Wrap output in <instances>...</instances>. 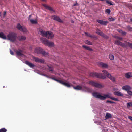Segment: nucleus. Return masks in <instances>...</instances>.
<instances>
[{
	"label": "nucleus",
	"instance_id": "obj_1",
	"mask_svg": "<svg viewBox=\"0 0 132 132\" xmlns=\"http://www.w3.org/2000/svg\"><path fill=\"white\" fill-rule=\"evenodd\" d=\"M38 32L39 34L41 35L42 36L45 37L50 39H52L54 36L53 33L48 31L45 32L40 28L38 29Z\"/></svg>",
	"mask_w": 132,
	"mask_h": 132
},
{
	"label": "nucleus",
	"instance_id": "obj_2",
	"mask_svg": "<svg viewBox=\"0 0 132 132\" xmlns=\"http://www.w3.org/2000/svg\"><path fill=\"white\" fill-rule=\"evenodd\" d=\"M17 38V34L14 32H10L7 36V39L12 42H14Z\"/></svg>",
	"mask_w": 132,
	"mask_h": 132
},
{
	"label": "nucleus",
	"instance_id": "obj_3",
	"mask_svg": "<svg viewBox=\"0 0 132 132\" xmlns=\"http://www.w3.org/2000/svg\"><path fill=\"white\" fill-rule=\"evenodd\" d=\"M34 52L37 54H41L44 56L48 55V54L47 52H46L42 48L39 47L36 48L35 49Z\"/></svg>",
	"mask_w": 132,
	"mask_h": 132
},
{
	"label": "nucleus",
	"instance_id": "obj_4",
	"mask_svg": "<svg viewBox=\"0 0 132 132\" xmlns=\"http://www.w3.org/2000/svg\"><path fill=\"white\" fill-rule=\"evenodd\" d=\"M102 72L103 73L104 75L102 74L103 76L105 77V78L104 79H105L106 78V76L109 78L112 81L114 82L115 81V78L114 77H113L111 75L109 74L108 72L106 70H104L102 71Z\"/></svg>",
	"mask_w": 132,
	"mask_h": 132
},
{
	"label": "nucleus",
	"instance_id": "obj_5",
	"mask_svg": "<svg viewBox=\"0 0 132 132\" xmlns=\"http://www.w3.org/2000/svg\"><path fill=\"white\" fill-rule=\"evenodd\" d=\"M89 75L91 77H95L101 79H104L105 77V76H103L102 75V74L98 73L95 72H93L90 73Z\"/></svg>",
	"mask_w": 132,
	"mask_h": 132
},
{
	"label": "nucleus",
	"instance_id": "obj_6",
	"mask_svg": "<svg viewBox=\"0 0 132 132\" xmlns=\"http://www.w3.org/2000/svg\"><path fill=\"white\" fill-rule=\"evenodd\" d=\"M88 83L94 87L97 88H101L104 87V86L102 84H99L93 81H90Z\"/></svg>",
	"mask_w": 132,
	"mask_h": 132
},
{
	"label": "nucleus",
	"instance_id": "obj_7",
	"mask_svg": "<svg viewBox=\"0 0 132 132\" xmlns=\"http://www.w3.org/2000/svg\"><path fill=\"white\" fill-rule=\"evenodd\" d=\"M40 40L45 45L49 46H52L54 45V43L52 42H49L47 40L43 38H40Z\"/></svg>",
	"mask_w": 132,
	"mask_h": 132
},
{
	"label": "nucleus",
	"instance_id": "obj_8",
	"mask_svg": "<svg viewBox=\"0 0 132 132\" xmlns=\"http://www.w3.org/2000/svg\"><path fill=\"white\" fill-rule=\"evenodd\" d=\"M103 96L104 98H102V100H104L106 99L107 98H108L113 100L116 101H119L118 99L112 97L110 93L107 94H104Z\"/></svg>",
	"mask_w": 132,
	"mask_h": 132
},
{
	"label": "nucleus",
	"instance_id": "obj_9",
	"mask_svg": "<svg viewBox=\"0 0 132 132\" xmlns=\"http://www.w3.org/2000/svg\"><path fill=\"white\" fill-rule=\"evenodd\" d=\"M16 28L17 29L22 32H26L27 31V30L24 26H22L19 23L17 24Z\"/></svg>",
	"mask_w": 132,
	"mask_h": 132
},
{
	"label": "nucleus",
	"instance_id": "obj_10",
	"mask_svg": "<svg viewBox=\"0 0 132 132\" xmlns=\"http://www.w3.org/2000/svg\"><path fill=\"white\" fill-rule=\"evenodd\" d=\"M93 96L95 98H98L100 100H102V98H103V96H102L101 94L96 92H93L92 93Z\"/></svg>",
	"mask_w": 132,
	"mask_h": 132
},
{
	"label": "nucleus",
	"instance_id": "obj_11",
	"mask_svg": "<svg viewBox=\"0 0 132 132\" xmlns=\"http://www.w3.org/2000/svg\"><path fill=\"white\" fill-rule=\"evenodd\" d=\"M32 59L33 60L36 62L42 63L44 62V60L43 59H39L34 56L32 57Z\"/></svg>",
	"mask_w": 132,
	"mask_h": 132
},
{
	"label": "nucleus",
	"instance_id": "obj_12",
	"mask_svg": "<svg viewBox=\"0 0 132 132\" xmlns=\"http://www.w3.org/2000/svg\"><path fill=\"white\" fill-rule=\"evenodd\" d=\"M73 88L75 90H83V88H84L86 90H88V88L85 86H81L80 85H77L76 87H73Z\"/></svg>",
	"mask_w": 132,
	"mask_h": 132
},
{
	"label": "nucleus",
	"instance_id": "obj_13",
	"mask_svg": "<svg viewBox=\"0 0 132 132\" xmlns=\"http://www.w3.org/2000/svg\"><path fill=\"white\" fill-rule=\"evenodd\" d=\"M52 19L60 23H63V21L60 19L59 16L53 15L52 16Z\"/></svg>",
	"mask_w": 132,
	"mask_h": 132
},
{
	"label": "nucleus",
	"instance_id": "obj_14",
	"mask_svg": "<svg viewBox=\"0 0 132 132\" xmlns=\"http://www.w3.org/2000/svg\"><path fill=\"white\" fill-rule=\"evenodd\" d=\"M123 90H125L128 93H129L132 89V88L130 86L128 85H126L123 86L122 87Z\"/></svg>",
	"mask_w": 132,
	"mask_h": 132
},
{
	"label": "nucleus",
	"instance_id": "obj_15",
	"mask_svg": "<svg viewBox=\"0 0 132 132\" xmlns=\"http://www.w3.org/2000/svg\"><path fill=\"white\" fill-rule=\"evenodd\" d=\"M114 44L118 45H120L124 47H126V46L123 43L120 42L119 40H117L115 41Z\"/></svg>",
	"mask_w": 132,
	"mask_h": 132
},
{
	"label": "nucleus",
	"instance_id": "obj_16",
	"mask_svg": "<svg viewBox=\"0 0 132 132\" xmlns=\"http://www.w3.org/2000/svg\"><path fill=\"white\" fill-rule=\"evenodd\" d=\"M97 21L101 25L106 26L107 24L108 23V22L107 21H105L103 20H101L99 19L97 20Z\"/></svg>",
	"mask_w": 132,
	"mask_h": 132
},
{
	"label": "nucleus",
	"instance_id": "obj_17",
	"mask_svg": "<svg viewBox=\"0 0 132 132\" xmlns=\"http://www.w3.org/2000/svg\"><path fill=\"white\" fill-rule=\"evenodd\" d=\"M44 68L46 70H48L49 71L53 72V68L52 66L47 65Z\"/></svg>",
	"mask_w": 132,
	"mask_h": 132
},
{
	"label": "nucleus",
	"instance_id": "obj_18",
	"mask_svg": "<svg viewBox=\"0 0 132 132\" xmlns=\"http://www.w3.org/2000/svg\"><path fill=\"white\" fill-rule=\"evenodd\" d=\"M25 64H26V65H27L31 68H33L34 67L35 65H34L32 63L29 62V61H26L25 62Z\"/></svg>",
	"mask_w": 132,
	"mask_h": 132
},
{
	"label": "nucleus",
	"instance_id": "obj_19",
	"mask_svg": "<svg viewBox=\"0 0 132 132\" xmlns=\"http://www.w3.org/2000/svg\"><path fill=\"white\" fill-rule=\"evenodd\" d=\"M125 77L128 79H129L132 77V72H128L125 74Z\"/></svg>",
	"mask_w": 132,
	"mask_h": 132
},
{
	"label": "nucleus",
	"instance_id": "obj_20",
	"mask_svg": "<svg viewBox=\"0 0 132 132\" xmlns=\"http://www.w3.org/2000/svg\"><path fill=\"white\" fill-rule=\"evenodd\" d=\"M42 5L45 7L46 9H48L50 11H54L53 9L50 6H48L46 4H42Z\"/></svg>",
	"mask_w": 132,
	"mask_h": 132
},
{
	"label": "nucleus",
	"instance_id": "obj_21",
	"mask_svg": "<svg viewBox=\"0 0 132 132\" xmlns=\"http://www.w3.org/2000/svg\"><path fill=\"white\" fill-rule=\"evenodd\" d=\"M114 94L118 96H122L123 95L122 93L119 91H115L114 92Z\"/></svg>",
	"mask_w": 132,
	"mask_h": 132
},
{
	"label": "nucleus",
	"instance_id": "obj_22",
	"mask_svg": "<svg viewBox=\"0 0 132 132\" xmlns=\"http://www.w3.org/2000/svg\"><path fill=\"white\" fill-rule=\"evenodd\" d=\"M16 53L17 55L18 56H24V55L22 54V51L20 50L19 51H17L16 52Z\"/></svg>",
	"mask_w": 132,
	"mask_h": 132
},
{
	"label": "nucleus",
	"instance_id": "obj_23",
	"mask_svg": "<svg viewBox=\"0 0 132 132\" xmlns=\"http://www.w3.org/2000/svg\"><path fill=\"white\" fill-rule=\"evenodd\" d=\"M0 38L4 39H7V37L2 32H0Z\"/></svg>",
	"mask_w": 132,
	"mask_h": 132
},
{
	"label": "nucleus",
	"instance_id": "obj_24",
	"mask_svg": "<svg viewBox=\"0 0 132 132\" xmlns=\"http://www.w3.org/2000/svg\"><path fill=\"white\" fill-rule=\"evenodd\" d=\"M18 38L19 40L23 41L25 40L26 39V38L24 36H18Z\"/></svg>",
	"mask_w": 132,
	"mask_h": 132
},
{
	"label": "nucleus",
	"instance_id": "obj_25",
	"mask_svg": "<svg viewBox=\"0 0 132 132\" xmlns=\"http://www.w3.org/2000/svg\"><path fill=\"white\" fill-rule=\"evenodd\" d=\"M100 65L103 68H107L108 67V65L107 64L103 63H100Z\"/></svg>",
	"mask_w": 132,
	"mask_h": 132
},
{
	"label": "nucleus",
	"instance_id": "obj_26",
	"mask_svg": "<svg viewBox=\"0 0 132 132\" xmlns=\"http://www.w3.org/2000/svg\"><path fill=\"white\" fill-rule=\"evenodd\" d=\"M126 45L129 47L130 48H132V43H130L127 41L124 42Z\"/></svg>",
	"mask_w": 132,
	"mask_h": 132
},
{
	"label": "nucleus",
	"instance_id": "obj_27",
	"mask_svg": "<svg viewBox=\"0 0 132 132\" xmlns=\"http://www.w3.org/2000/svg\"><path fill=\"white\" fill-rule=\"evenodd\" d=\"M100 36H102L103 37L106 39H108L109 38V37L106 35L103 32L100 35Z\"/></svg>",
	"mask_w": 132,
	"mask_h": 132
},
{
	"label": "nucleus",
	"instance_id": "obj_28",
	"mask_svg": "<svg viewBox=\"0 0 132 132\" xmlns=\"http://www.w3.org/2000/svg\"><path fill=\"white\" fill-rule=\"evenodd\" d=\"M62 84L68 87H70V85L68 83H67L63 81Z\"/></svg>",
	"mask_w": 132,
	"mask_h": 132
},
{
	"label": "nucleus",
	"instance_id": "obj_29",
	"mask_svg": "<svg viewBox=\"0 0 132 132\" xmlns=\"http://www.w3.org/2000/svg\"><path fill=\"white\" fill-rule=\"evenodd\" d=\"M82 47L84 48L85 49L88 50L89 51H92L93 50L92 49L90 48L89 47V46H86L85 45H83Z\"/></svg>",
	"mask_w": 132,
	"mask_h": 132
},
{
	"label": "nucleus",
	"instance_id": "obj_30",
	"mask_svg": "<svg viewBox=\"0 0 132 132\" xmlns=\"http://www.w3.org/2000/svg\"><path fill=\"white\" fill-rule=\"evenodd\" d=\"M30 21L32 24H37V23L36 20H34L33 19H30Z\"/></svg>",
	"mask_w": 132,
	"mask_h": 132
},
{
	"label": "nucleus",
	"instance_id": "obj_31",
	"mask_svg": "<svg viewBox=\"0 0 132 132\" xmlns=\"http://www.w3.org/2000/svg\"><path fill=\"white\" fill-rule=\"evenodd\" d=\"M127 106L128 108L130 107H132V102H130L127 103Z\"/></svg>",
	"mask_w": 132,
	"mask_h": 132
},
{
	"label": "nucleus",
	"instance_id": "obj_32",
	"mask_svg": "<svg viewBox=\"0 0 132 132\" xmlns=\"http://www.w3.org/2000/svg\"><path fill=\"white\" fill-rule=\"evenodd\" d=\"M103 32L101 31L100 29H97L96 30V33L97 34H98L100 36L102 32Z\"/></svg>",
	"mask_w": 132,
	"mask_h": 132
},
{
	"label": "nucleus",
	"instance_id": "obj_33",
	"mask_svg": "<svg viewBox=\"0 0 132 132\" xmlns=\"http://www.w3.org/2000/svg\"><path fill=\"white\" fill-rule=\"evenodd\" d=\"M109 57L111 60H112L114 59V56L112 54H110L109 55Z\"/></svg>",
	"mask_w": 132,
	"mask_h": 132
},
{
	"label": "nucleus",
	"instance_id": "obj_34",
	"mask_svg": "<svg viewBox=\"0 0 132 132\" xmlns=\"http://www.w3.org/2000/svg\"><path fill=\"white\" fill-rule=\"evenodd\" d=\"M122 35H123L125 36L126 33V32L125 31H123L122 30H120L119 32Z\"/></svg>",
	"mask_w": 132,
	"mask_h": 132
},
{
	"label": "nucleus",
	"instance_id": "obj_35",
	"mask_svg": "<svg viewBox=\"0 0 132 132\" xmlns=\"http://www.w3.org/2000/svg\"><path fill=\"white\" fill-rule=\"evenodd\" d=\"M106 2L107 3L111 5H113V4L112 3V2L110 0H107L106 1Z\"/></svg>",
	"mask_w": 132,
	"mask_h": 132
},
{
	"label": "nucleus",
	"instance_id": "obj_36",
	"mask_svg": "<svg viewBox=\"0 0 132 132\" xmlns=\"http://www.w3.org/2000/svg\"><path fill=\"white\" fill-rule=\"evenodd\" d=\"M7 131L6 129L4 128L0 129V132H6Z\"/></svg>",
	"mask_w": 132,
	"mask_h": 132
},
{
	"label": "nucleus",
	"instance_id": "obj_37",
	"mask_svg": "<svg viewBox=\"0 0 132 132\" xmlns=\"http://www.w3.org/2000/svg\"><path fill=\"white\" fill-rule=\"evenodd\" d=\"M126 27L129 31H131L132 30V27H131L130 26H127Z\"/></svg>",
	"mask_w": 132,
	"mask_h": 132
},
{
	"label": "nucleus",
	"instance_id": "obj_38",
	"mask_svg": "<svg viewBox=\"0 0 132 132\" xmlns=\"http://www.w3.org/2000/svg\"><path fill=\"white\" fill-rule=\"evenodd\" d=\"M108 20L110 21H114L115 19L112 17L109 18H108Z\"/></svg>",
	"mask_w": 132,
	"mask_h": 132
},
{
	"label": "nucleus",
	"instance_id": "obj_39",
	"mask_svg": "<svg viewBox=\"0 0 132 132\" xmlns=\"http://www.w3.org/2000/svg\"><path fill=\"white\" fill-rule=\"evenodd\" d=\"M107 118H109L111 117V115L109 113H107L106 114Z\"/></svg>",
	"mask_w": 132,
	"mask_h": 132
},
{
	"label": "nucleus",
	"instance_id": "obj_40",
	"mask_svg": "<svg viewBox=\"0 0 132 132\" xmlns=\"http://www.w3.org/2000/svg\"><path fill=\"white\" fill-rule=\"evenodd\" d=\"M85 43L89 45H92V43L90 41L87 40L85 42Z\"/></svg>",
	"mask_w": 132,
	"mask_h": 132
},
{
	"label": "nucleus",
	"instance_id": "obj_41",
	"mask_svg": "<svg viewBox=\"0 0 132 132\" xmlns=\"http://www.w3.org/2000/svg\"><path fill=\"white\" fill-rule=\"evenodd\" d=\"M85 35L86 36H88L90 37H93V36L92 35H91L90 34L87 32H85Z\"/></svg>",
	"mask_w": 132,
	"mask_h": 132
},
{
	"label": "nucleus",
	"instance_id": "obj_42",
	"mask_svg": "<svg viewBox=\"0 0 132 132\" xmlns=\"http://www.w3.org/2000/svg\"><path fill=\"white\" fill-rule=\"evenodd\" d=\"M105 12L109 14H110L111 12V10L109 9H106V10Z\"/></svg>",
	"mask_w": 132,
	"mask_h": 132
},
{
	"label": "nucleus",
	"instance_id": "obj_43",
	"mask_svg": "<svg viewBox=\"0 0 132 132\" xmlns=\"http://www.w3.org/2000/svg\"><path fill=\"white\" fill-rule=\"evenodd\" d=\"M106 103H114V104L116 103L112 101H111L109 100H108L106 101Z\"/></svg>",
	"mask_w": 132,
	"mask_h": 132
},
{
	"label": "nucleus",
	"instance_id": "obj_44",
	"mask_svg": "<svg viewBox=\"0 0 132 132\" xmlns=\"http://www.w3.org/2000/svg\"><path fill=\"white\" fill-rule=\"evenodd\" d=\"M123 39V38L122 37H120L118 36L117 39H118L120 41H122Z\"/></svg>",
	"mask_w": 132,
	"mask_h": 132
},
{
	"label": "nucleus",
	"instance_id": "obj_45",
	"mask_svg": "<svg viewBox=\"0 0 132 132\" xmlns=\"http://www.w3.org/2000/svg\"><path fill=\"white\" fill-rule=\"evenodd\" d=\"M63 81H62V80H58V79H57L56 81H57V82L60 83L61 84H62V83L63 82Z\"/></svg>",
	"mask_w": 132,
	"mask_h": 132
},
{
	"label": "nucleus",
	"instance_id": "obj_46",
	"mask_svg": "<svg viewBox=\"0 0 132 132\" xmlns=\"http://www.w3.org/2000/svg\"><path fill=\"white\" fill-rule=\"evenodd\" d=\"M128 118L131 121H132V117L129 116H128Z\"/></svg>",
	"mask_w": 132,
	"mask_h": 132
},
{
	"label": "nucleus",
	"instance_id": "obj_47",
	"mask_svg": "<svg viewBox=\"0 0 132 132\" xmlns=\"http://www.w3.org/2000/svg\"><path fill=\"white\" fill-rule=\"evenodd\" d=\"M10 52L11 53V54L12 55H14V53L13 52L11 51V50H10Z\"/></svg>",
	"mask_w": 132,
	"mask_h": 132
},
{
	"label": "nucleus",
	"instance_id": "obj_48",
	"mask_svg": "<svg viewBox=\"0 0 132 132\" xmlns=\"http://www.w3.org/2000/svg\"><path fill=\"white\" fill-rule=\"evenodd\" d=\"M51 79H52L56 81H57V79L53 77H51Z\"/></svg>",
	"mask_w": 132,
	"mask_h": 132
},
{
	"label": "nucleus",
	"instance_id": "obj_49",
	"mask_svg": "<svg viewBox=\"0 0 132 132\" xmlns=\"http://www.w3.org/2000/svg\"><path fill=\"white\" fill-rule=\"evenodd\" d=\"M128 7L132 9V4H129L128 5Z\"/></svg>",
	"mask_w": 132,
	"mask_h": 132
},
{
	"label": "nucleus",
	"instance_id": "obj_50",
	"mask_svg": "<svg viewBox=\"0 0 132 132\" xmlns=\"http://www.w3.org/2000/svg\"><path fill=\"white\" fill-rule=\"evenodd\" d=\"M44 76L45 77H47L48 78H50L51 79V77H50L48 76L47 75H46V74H44Z\"/></svg>",
	"mask_w": 132,
	"mask_h": 132
},
{
	"label": "nucleus",
	"instance_id": "obj_51",
	"mask_svg": "<svg viewBox=\"0 0 132 132\" xmlns=\"http://www.w3.org/2000/svg\"><path fill=\"white\" fill-rule=\"evenodd\" d=\"M128 94L129 95L132 96V91H130Z\"/></svg>",
	"mask_w": 132,
	"mask_h": 132
},
{
	"label": "nucleus",
	"instance_id": "obj_52",
	"mask_svg": "<svg viewBox=\"0 0 132 132\" xmlns=\"http://www.w3.org/2000/svg\"><path fill=\"white\" fill-rule=\"evenodd\" d=\"M78 4L77 3V2H76L73 5L74 6H77L78 5Z\"/></svg>",
	"mask_w": 132,
	"mask_h": 132
},
{
	"label": "nucleus",
	"instance_id": "obj_53",
	"mask_svg": "<svg viewBox=\"0 0 132 132\" xmlns=\"http://www.w3.org/2000/svg\"><path fill=\"white\" fill-rule=\"evenodd\" d=\"M118 36H113V37L114 38H115L116 39H117V37H118Z\"/></svg>",
	"mask_w": 132,
	"mask_h": 132
},
{
	"label": "nucleus",
	"instance_id": "obj_54",
	"mask_svg": "<svg viewBox=\"0 0 132 132\" xmlns=\"http://www.w3.org/2000/svg\"><path fill=\"white\" fill-rule=\"evenodd\" d=\"M31 15H29V17H28V20H30V19H30V18H31Z\"/></svg>",
	"mask_w": 132,
	"mask_h": 132
},
{
	"label": "nucleus",
	"instance_id": "obj_55",
	"mask_svg": "<svg viewBox=\"0 0 132 132\" xmlns=\"http://www.w3.org/2000/svg\"><path fill=\"white\" fill-rule=\"evenodd\" d=\"M6 12L5 11L4 12V15L5 16L6 14Z\"/></svg>",
	"mask_w": 132,
	"mask_h": 132
},
{
	"label": "nucleus",
	"instance_id": "obj_56",
	"mask_svg": "<svg viewBox=\"0 0 132 132\" xmlns=\"http://www.w3.org/2000/svg\"><path fill=\"white\" fill-rule=\"evenodd\" d=\"M130 21L131 22H132V18L130 19Z\"/></svg>",
	"mask_w": 132,
	"mask_h": 132
},
{
	"label": "nucleus",
	"instance_id": "obj_57",
	"mask_svg": "<svg viewBox=\"0 0 132 132\" xmlns=\"http://www.w3.org/2000/svg\"><path fill=\"white\" fill-rule=\"evenodd\" d=\"M74 22V21H73L72 22V23H73V22Z\"/></svg>",
	"mask_w": 132,
	"mask_h": 132
},
{
	"label": "nucleus",
	"instance_id": "obj_58",
	"mask_svg": "<svg viewBox=\"0 0 132 132\" xmlns=\"http://www.w3.org/2000/svg\"><path fill=\"white\" fill-rule=\"evenodd\" d=\"M3 87V88H4L5 87V86H4Z\"/></svg>",
	"mask_w": 132,
	"mask_h": 132
}]
</instances>
